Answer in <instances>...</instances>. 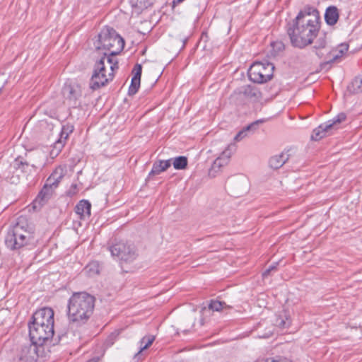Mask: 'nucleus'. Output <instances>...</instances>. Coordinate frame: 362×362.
<instances>
[{
	"mask_svg": "<svg viewBox=\"0 0 362 362\" xmlns=\"http://www.w3.org/2000/svg\"><path fill=\"white\" fill-rule=\"evenodd\" d=\"M274 65L268 62H256L250 68L248 76L257 83H266L273 77Z\"/></svg>",
	"mask_w": 362,
	"mask_h": 362,
	"instance_id": "7",
	"label": "nucleus"
},
{
	"mask_svg": "<svg viewBox=\"0 0 362 362\" xmlns=\"http://www.w3.org/2000/svg\"><path fill=\"white\" fill-rule=\"evenodd\" d=\"M288 158L289 154L287 152L274 156L269 159V166L273 169H279L288 160Z\"/></svg>",
	"mask_w": 362,
	"mask_h": 362,
	"instance_id": "20",
	"label": "nucleus"
},
{
	"mask_svg": "<svg viewBox=\"0 0 362 362\" xmlns=\"http://www.w3.org/2000/svg\"><path fill=\"white\" fill-rule=\"evenodd\" d=\"M65 173L66 170L64 168L58 166L49 176L45 183H47V185H49L54 189H56L59 186L62 178L64 177Z\"/></svg>",
	"mask_w": 362,
	"mask_h": 362,
	"instance_id": "13",
	"label": "nucleus"
},
{
	"mask_svg": "<svg viewBox=\"0 0 362 362\" xmlns=\"http://www.w3.org/2000/svg\"><path fill=\"white\" fill-rule=\"evenodd\" d=\"M346 118V114L344 112L339 113L337 117H335L332 120H329L327 122V124H332V129L333 127L337 124H339L341 122H344Z\"/></svg>",
	"mask_w": 362,
	"mask_h": 362,
	"instance_id": "32",
	"label": "nucleus"
},
{
	"mask_svg": "<svg viewBox=\"0 0 362 362\" xmlns=\"http://www.w3.org/2000/svg\"><path fill=\"white\" fill-rule=\"evenodd\" d=\"M64 145L61 141H55L52 149L50 151V156L54 158L58 156L61 152Z\"/></svg>",
	"mask_w": 362,
	"mask_h": 362,
	"instance_id": "31",
	"label": "nucleus"
},
{
	"mask_svg": "<svg viewBox=\"0 0 362 362\" xmlns=\"http://www.w3.org/2000/svg\"><path fill=\"white\" fill-rule=\"evenodd\" d=\"M54 189L53 187L49 185H47V183H45L38 194L37 199H35L33 202V207L35 209L36 208V202L38 201L40 204L46 202L52 194Z\"/></svg>",
	"mask_w": 362,
	"mask_h": 362,
	"instance_id": "18",
	"label": "nucleus"
},
{
	"mask_svg": "<svg viewBox=\"0 0 362 362\" xmlns=\"http://www.w3.org/2000/svg\"><path fill=\"white\" fill-rule=\"evenodd\" d=\"M271 45L274 48L276 47L279 51L283 49L284 47V44L281 42H272Z\"/></svg>",
	"mask_w": 362,
	"mask_h": 362,
	"instance_id": "35",
	"label": "nucleus"
},
{
	"mask_svg": "<svg viewBox=\"0 0 362 362\" xmlns=\"http://www.w3.org/2000/svg\"><path fill=\"white\" fill-rule=\"evenodd\" d=\"M40 154H41V156H40V158H42V160L41 162H38V163H37V164H38V165H40V164H42H42H43L44 158L45 157V155H44V153H40ZM31 166H32L33 168H37V163H36V164H34V163H33V164H32V165H31Z\"/></svg>",
	"mask_w": 362,
	"mask_h": 362,
	"instance_id": "37",
	"label": "nucleus"
},
{
	"mask_svg": "<svg viewBox=\"0 0 362 362\" xmlns=\"http://www.w3.org/2000/svg\"><path fill=\"white\" fill-rule=\"evenodd\" d=\"M339 12L336 6H329L326 9L325 20L329 25H334L339 19Z\"/></svg>",
	"mask_w": 362,
	"mask_h": 362,
	"instance_id": "21",
	"label": "nucleus"
},
{
	"mask_svg": "<svg viewBox=\"0 0 362 362\" xmlns=\"http://www.w3.org/2000/svg\"><path fill=\"white\" fill-rule=\"evenodd\" d=\"M85 270L89 276H94L95 274H98L100 272L98 262L95 261L90 262L86 267Z\"/></svg>",
	"mask_w": 362,
	"mask_h": 362,
	"instance_id": "29",
	"label": "nucleus"
},
{
	"mask_svg": "<svg viewBox=\"0 0 362 362\" xmlns=\"http://www.w3.org/2000/svg\"><path fill=\"white\" fill-rule=\"evenodd\" d=\"M326 45H327L326 36L325 35H323L322 36H320L317 38L314 47H313V48L315 49L316 54L320 58L322 57V56L324 55V53L322 52V50L325 49Z\"/></svg>",
	"mask_w": 362,
	"mask_h": 362,
	"instance_id": "23",
	"label": "nucleus"
},
{
	"mask_svg": "<svg viewBox=\"0 0 362 362\" xmlns=\"http://www.w3.org/2000/svg\"><path fill=\"white\" fill-rule=\"evenodd\" d=\"M110 251L122 263L132 262L138 256L135 246L128 243H117L110 247Z\"/></svg>",
	"mask_w": 362,
	"mask_h": 362,
	"instance_id": "9",
	"label": "nucleus"
},
{
	"mask_svg": "<svg viewBox=\"0 0 362 362\" xmlns=\"http://www.w3.org/2000/svg\"><path fill=\"white\" fill-rule=\"evenodd\" d=\"M98 51L105 50L107 57H112L119 54L124 47L123 38L111 28H103L98 35V40L95 42Z\"/></svg>",
	"mask_w": 362,
	"mask_h": 362,
	"instance_id": "6",
	"label": "nucleus"
},
{
	"mask_svg": "<svg viewBox=\"0 0 362 362\" xmlns=\"http://www.w3.org/2000/svg\"><path fill=\"white\" fill-rule=\"evenodd\" d=\"M262 122L261 120H257L245 128L240 130L236 136L234 137L235 141H240L248 135V132H254L257 129L259 123Z\"/></svg>",
	"mask_w": 362,
	"mask_h": 362,
	"instance_id": "22",
	"label": "nucleus"
},
{
	"mask_svg": "<svg viewBox=\"0 0 362 362\" xmlns=\"http://www.w3.org/2000/svg\"><path fill=\"white\" fill-rule=\"evenodd\" d=\"M184 0H174L173 2V6L174 7L176 4L182 2Z\"/></svg>",
	"mask_w": 362,
	"mask_h": 362,
	"instance_id": "39",
	"label": "nucleus"
},
{
	"mask_svg": "<svg viewBox=\"0 0 362 362\" xmlns=\"http://www.w3.org/2000/svg\"><path fill=\"white\" fill-rule=\"evenodd\" d=\"M319 30V13L310 6L300 11L293 22L287 25V33L291 45L300 49L310 45Z\"/></svg>",
	"mask_w": 362,
	"mask_h": 362,
	"instance_id": "1",
	"label": "nucleus"
},
{
	"mask_svg": "<svg viewBox=\"0 0 362 362\" xmlns=\"http://www.w3.org/2000/svg\"><path fill=\"white\" fill-rule=\"evenodd\" d=\"M107 53L97 60L94 65L93 73L90 81V88L95 90L105 86L113 78L112 71L118 69V62L112 57H107Z\"/></svg>",
	"mask_w": 362,
	"mask_h": 362,
	"instance_id": "5",
	"label": "nucleus"
},
{
	"mask_svg": "<svg viewBox=\"0 0 362 362\" xmlns=\"http://www.w3.org/2000/svg\"><path fill=\"white\" fill-rule=\"evenodd\" d=\"M142 71V66L141 64H136L133 69L134 76L132 78L131 85L129 88V95H134L136 94L140 87L141 76Z\"/></svg>",
	"mask_w": 362,
	"mask_h": 362,
	"instance_id": "11",
	"label": "nucleus"
},
{
	"mask_svg": "<svg viewBox=\"0 0 362 362\" xmlns=\"http://www.w3.org/2000/svg\"><path fill=\"white\" fill-rule=\"evenodd\" d=\"M172 159L168 160H159L158 161H156L153 164V167L150 173H148V175L147 177V179H150L151 177L159 175L162 172L165 171L168 168H169L172 164L171 163Z\"/></svg>",
	"mask_w": 362,
	"mask_h": 362,
	"instance_id": "14",
	"label": "nucleus"
},
{
	"mask_svg": "<svg viewBox=\"0 0 362 362\" xmlns=\"http://www.w3.org/2000/svg\"><path fill=\"white\" fill-rule=\"evenodd\" d=\"M226 308H231V306L228 305L223 301H220L218 300H211L209 304V308L214 311H220Z\"/></svg>",
	"mask_w": 362,
	"mask_h": 362,
	"instance_id": "27",
	"label": "nucleus"
},
{
	"mask_svg": "<svg viewBox=\"0 0 362 362\" xmlns=\"http://www.w3.org/2000/svg\"><path fill=\"white\" fill-rule=\"evenodd\" d=\"M74 127L70 124L64 125L62 128L59 139L57 141H61L63 145L65 144L69 134L72 133Z\"/></svg>",
	"mask_w": 362,
	"mask_h": 362,
	"instance_id": "25",
	"label": "nucleus"
},
{
	"mask_svg": "<svg viewBox=\"0 0 362 362\" xmlns=\"http://www.w3.org/2000/svg\"><path fill=\"white\" fill-rule=\"evenodd\" d=\"M78 192L77 184H72L70 188L67 190L66 194L69 197H73L76 195Z\"/></svg>",
	"mask_w": 362,
	"mask_h": 362,
	"instance_id": "34",
	"label": "nucleus"
},
{
	"mask_svg": "<svg viewBox=\"0 0 362 362\" xmlns=\"http://www.w3.org/2000/svg\"><path fill=\"white\" fill-rule=\"evenodd\" d=\"M54 310L50 308H43L35 311L29 322V335L31 341L43 345H57L67 343L68 333L58 332L54 337Z\"/></svg>",
	"mask_w": 362,
	"mask_h": 362,
	"instance_id": "2",
	"label": "nucleus"
},
{
	"mask_svg": "<svg viewBox=\"0 0 362 362\" xmlns=\"http://www.w3.org/2000/svg\"><path fill=\"white\" fill-rule=\"evenodd\" d=\"M16 168L20 169L22 171H25L26 168H28L30 164L28 162H23L22 160H20L18 158L16 159Z\"/></svg>",
	"mask_w": 362,
	"mask_h": 362,
	"instance_id": "33",
	"label": "nucleus"
},
{
	"mask_svg": "<svg viewBox=\"0 0 362 362\" xmlns=\"http://www.w3.org/2000/svg\"><path fill=\"white\" fill-rule=\"evenodd\" d=\"M42 349V345L33 341L23 345L13 358V362H37L40 357V352Z\"/></svg>",
	"mask_w": 362,
	"mask_h": 362,
	"instance_id": "10",
	"label": "nucleus"
},
{
	"mask_svg": "<svg viewBox=\"0 0 362 362\" xmlns=\"http://www.w3.org/2000/svg\"><path fill=\"white\" fill-rule=\"evenodd\" d=\"M239 93L243 94L246 98L254 101L258 100L262 98V93L259 89L251 85L243 86L240 88Z\"/></svg>",
	"mask_w": 362,
	"mask_h": 362,
	"instance_id": "15",
	"label": "nucleus"
},
{
	"mask_svg": "<svg viewBox=\"0 0 362 362\" xmlns=\"http://www.w3.org/2000/svg\"><path fill=\"white\" fill-rule=\"evenodd\" d=\"M272 334V331H269V333L268 334V336L269 337V335H271Z\"/></svg>",
	"mask_w": 362,
	"mask_h": 362,
	"instance_id": "42",
	"label": "nucleus"
},
{
	"mask_svg": "<svg viewBox=\"0 0 362 362\" xmlns=\"http://www.w3.org/2000/svg\"><path fill=\"white\" fill-rule=\"evenodd\" d=\"M188 160L185 156H178L173 159V166L177 170L185 169L187 166Z\"/></svg>",
	"mask_w": 362,
	"mask_h": 362,
	"instance_id": "26",
	"label": "nucleus"
},
{
	"mask_svg": "<svg viewBox=\"0 0 362 362\" xmlns=\"http://www.w3.org/2000/svg\"><path fill=\"white\" fill-rule=\"evenodd\" d=\"M331 129L332 124H327V122L320 124L317 128L313 130L311 135V139L313 141H319L326 136Z\"/></svg>",
	"mask_w": 362,
	"mask_h": 362,
	"instance_id": "19",
	"label": "nucleus"
},
{
	"mask_svg": "<svg viewBox=\"0 0 362 362\" xmlns=\"http://www.w3.org/2000/svg\"><path fill=\"white\" fill-rule=\"evenodd\" d=\"M35 240V227L26 216H21L11 226L5 238V245L11 250H18Z\"/></svg>",
	"mask_w": 362,
	"mask_h": 362,
	"instance_id": "3",
	"label": "nucleus"
},
{
	"mask_svg": "<svg viewBox=\"0 0 362 362\" xmlns=\"http://www.w3.org/2000/svg\"><path fill=\"white\" fill-rule=\"evenodd\" d=\"M88 362H99V358H93L89 360Z\"/></svg>",
	"mask_w": 362,
	"mask_h": 362,
	"instance_id": "40",
	"label": "nucleus"
},
{
	"mask_svg": "<svg viewBox=\"0 0 362 362\" xmlns=\"http://www.w3.org/2000/svg\"><path fill=\"white\" fill-rule=\"evenodd\" d=\"M154 340L155 337L153 335H148L144 337L140 341L141 347L137 354H140L144 350L148 349L152 344Z\"/></svg>",
	"mask_w": 362,
	"mask_h": 362,
	"instance_id": "28",
	"label": "nucleus"
},
{
	"mask_svg": "<svg viewBox=\"0 0 362 362\" xmlns=\"http://www.w3.org/2000/svg\"><path fill=\"white\" fill-rule=\"evenodd\" d=\"M91 204L88 200H81L75 206L74 211L81 219H86L90 216Z\"/></svg>",
	"mask_w": 362,
	"mask_h": 362,
	"instance_id": "16",
	"label": "nucleus"
},
{
	"mask_svg": "<svg viewBox=\"0 0 362 362\" xmlns=\"http://www.w3.org/2000/svg\"><path fill=\"white\" fill-rule=\"evenodd\" d=\"M62 94L64 103L69 107L76 108L81 106L82 89L78 83L72 81L66 82L62 88Z\"/></svg>",
	"mask_w": 362,
	"mask_h": 362,
	"instance_id": "8",
	"label": "nucleus"
},
{
	"mask_svg": "<svg viewBox=\"0 0 362 362\" xmlns=\"http://www.w3.org/2000/svg\"><path fill=\"white\" fill-rule=\"evenodd\" d=\"M272 272H270V270L269 269H267L263 273H262V277L263 278H267V276H269L270 275Z\"/></svg>",
	"mask_w": 362,
	"mask_h": 362,
	"instance_id": "38",
	"label": "nucleus"
},
{
	"mask_svg": "<svg viewBox=\"0 0 362 362\" xmlns=\"http://www.w3.org/2000/svg\"><path fill=\"white\" fill-rule=\"evenodd\" d=\"M95 298L87 292L74 293L68 302V318L78 325L86 324L93 313Z\"/></svg>",
	"mask_w": 362,
	"mask_h": 362,
	"instance_id": "4",
	"label": "nucleus"
},
{
	"mask_svg": "<svg viewBox=\"0 0 362 362\" xmlns=\"http://www.w3.org/2000/svg\"><path fill=\"white\" fill-rule=\"evenodd\" d=\"M348 90L352 93H358L362 91V74L354 78L348 86Z\"/></svg>",
	"mask_w": 362,
	"mask_h": 362,
	"instance_id": "24",
	"label": "nucleus"
},
{
	"mask_svg": "<svg viewBox=\"0 0 362 362\" xmlns=\"http://www.w3.org/2000/svg\"><path fill=\"white\" fill-rule=\"evenodd\" d=\"M99 81H103V80L101 79V74H99Z\"/></svg>",
	"mask_w": 362,
	"mask_h": 362,
	"instance_id": "41",
	"label": "nucleus"
},
{
	"mask_svg": "<svg viewBox=\"0 0 362 362\" xmlns=\"http://www.w3.org/2000/svg\"><path fill=\"white\" fill-rule=\"evenodd\" d=\"M277 265H278V262L273 263L272 265H270L268 267V269L270 270V272L276 271Z\"/></svg>",
	"mask_w": 362,
	"mask_h": 362,
	"instance_id": "36",
	"label": "nucleus"
},
{
	"mask_svg": "<svg viewBox=\"0 0 362 362\" xmlns=\"http://www.w3.org/2000/svg\"><path fill=\"white\" fill-rule=\"evenodd\" d=\"M234 151L235 146L228 145V147L222 152L221 156L214 161L212 168L214 170L220 169L222 166L226 165L228 163Z\"/></svg>",
	"mask_w": 362,
	"mask_h": 362,
	"instance_id": "12",
	"label": "nucleus"
},
{
	"mask_svg": "<svg viewBox=\"0 0 362 362\" xmlns=\"http://www.w3.org/2000/svg\"><path fill=\"white\" fill-rule=\"evenodd\" d=\"M291 325V320L285 311L281 313L278 315H276L274 320V325L281 330L288 328Z\"/></svg>",
	"mask_w": 362,
	"mask_h": 362,
	"instance_id": "17",
	"label": "nucleus"
},
{
	"mask_svg": "<svg viewBox=\"0 0 362 362\" xmlns=\"http://www.w3.org/2000/svg\"><path fill=\"white\" fill-rule=\"evenodd\" d=\"M348 50V45L346 44H341L339 46V49L337 50L338 53L333 56V57L329 59L327 62L332 63L337 61L338 59L341 58L342 55L346 52Z\"/></svg>",
	"mask_w": 362,
	"mask_h": 362,
	"instance_id": "30",
	"label": "nucleus"
}]
</instances>
